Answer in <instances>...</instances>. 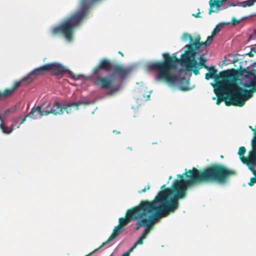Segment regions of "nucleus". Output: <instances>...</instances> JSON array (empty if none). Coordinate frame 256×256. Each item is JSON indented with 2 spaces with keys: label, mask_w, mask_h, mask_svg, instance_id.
Wrapping results in <instances>:
<instances>
[{
  "label": "nucleus",
  "mask_w": 256,
  "mask_h": 256,
  "mask_svg": "<svg viewBox=\"0 0 256 256\" xmlns=\"http://www.w3.org/2000/svg\"><path fill=\"white\" fill-rule=\"evenodd\" d=\"M236 174L235 170L218 164H212L202 170L196 168L188 170L186 169L184 174H178L180 180H176L171 188L160 191L154 200L159 208L171 214L178 208V200L186 196L188 188L206 184H226Z\"/></svg>",
  "instance_id": "f257e3e1"
},
{
  "label": "nucleus",
  "mask_w": 256,
  "mask_h": 256,
  "mask_svg": "<svg viewBox=\"0 0 256 256\" xmlns=\"http://www.w3.org/2000/svg\"><path fill=\"white\" fill-rule=\"evenodd\" d=\"M201 38L200 35L196 36L194 38L188 33H184L182 35V40H189L190 43L185 46L186 50L184 54H182L180 59H178L176 54H173L171 56L168 53H164L162 54L164 60L152 62L147 65V68L149 70L156 72L158 78L162 80H177L176 77L173 72V70L176 68L178 63L180 64H185L187 67L192 68L196 66V56L199 52L196 50L200 47V40Z\"/></svg>",
  "instance_id": "f03ea898"
},
{
  "label": "nucleus",
  "mask_w": 256,
  "mask_h": 256,
  "mask_svg": "<svg viewBox=\"0 0 256 256\" xmlns=\"http://www.w3.org/2000/svg\"><path fill=\"white\" fill-rule=\"evenodd\" d=\"M134 68L133 66L114 64L110 59L104 58L92 69V74L96 80H124L132 74Z\"/></svg>",
  "instance_id": "7ed1b4c3"
},
{
  "label": "nucleus",
  "mask_w": 256,
  "mask_h": 256,
  "mask_svg": "<svg viewBox=\"0 0 256 256\" xmlns=\"http://www.w3.org/2000/svg\"><path fill=\"white\" fill-rule=\"evenodd\" d=\"M211 82L214 92L217 96L216 104L220 105L224 101L226 106H235L242 107L240 96L236 88V82L238 81H214Z\"/></svg>",
  "instance_id": "20e7f679"
},
{
  "label": "nucleus",
  "mask_w": 256,
  "mask_h": 256,
  "mask_svg": "<svg viewBox=\"0 0 256 256\" xmlns=\"http://www.w3.org/2000/svg\"><path fill=\"white\" fill-rule=\"evenodd\" d=\"M48 72H50L54 76H64L74 80H86V79L84 76L76 75L62 64L56 62L48 63L36 68L34 69L28 76H33V78H36L40 76H45Z\"/></svg>",
  "instance_id": "39448f33"
},
{
  "label": "nucleus",
  "mask_w": 256,
  "mask_h": 256,
  "mask_svg": "<svg viewBox=\"0 0 256 256\" xmlns=\"http://www.w3.org/2000/svg\"><path fill=\"white\" fill-rule=\"evenodd\" d=\"M156 208L157 204L154 200L142 201L138 206L128 209L124 218H119L118 225L124 228L132 220L146 218L147 214L152 213Z\"/></svg>",
  "instance_id": "423d86ee"
},
{
  "label": "nucleus",
  "mask_w": 256,
  "mask_h": 256,
  "mask_svg": "<svg viewBox=\"0 0 256 256\" xmlns=\"http://www.w3.org/2000/svg\"><path fill=\"white\" fill-rule=\"evenodd\" d=\"M152 214L146 218H142L137 221L136 224V230H138L142 226H146V228L140 236L138 240L130 248V250H133L138 245L142 244L144 243V240L145 239L149 232L150 230L152 225L159 218L163 217H166L170 214L168 212H166L164 210L159 208L157 206L156 210L152 213Z\"/></svg>",
  "instance_id": "0eeeda50"
},
{
  "label": "nucleus",
  "mask_w": 256,
  "mask_h": 256,
  "mask_svg": "<svg viewBox=\"0 0 256 256\" xmlns=\"http://www.w3.org/2000/svg\"><path fill=\"white\" fill-rule=\"evenodd\" d=\"M90 102L88 101H78L74 102H70L64 101L62 104H60L58 101H56L51 108L50 104H48L47 107L50 108V112L54 116L62 115L64 111L66 114H70L72 112V107H75L76 110H78V106L80 105H89Z\"/></svg>",
  "instance_id": "6e6552de"
},
{
  "label": "nucleus",
  "mask_w": 256,
  "mask_h": 256,
  "mask_svg": "<svg viewBox=\"0 0 256 256\" xmlns=\"http://www.w3.org/2000/svg\"><path fill=\"white\" fill-rule=\"evenodd\" d=\"M242 81L236 82V88L240 96V102L244 106L246 102L253 97L256 92V81Z\"/></svg>",
  "instance_id": "1a4fd4ad"
},
{
  "label": "nucleus",
  "mask_w": 256,
  "mask_h": 256,
  "mask_svg": "<svg viewBox=\"0 0 256 256\" xmlns=\"http://www.w3.org/2000/svg\"><path fill=\"white\" fill-rule=\"evenodd\" d=\"M240 78L246 80H256V68L254 66L237 69L230 68V80H241Z\"/></svg>",
  "instance_id": "9d476101"
},
{
  "label": "nucleus",
  "mask_w": 256,
  "mask_h": 256,
  "mask_svg": "<svg viewBox=\"0 0 256 256\" xmlns=\"http://www.w3.org/2000/svg\"><path fill=\"white\" fill-rule=\"evenodd\" d=\"M208 72L205 74V78L207 80H230V69L218 72V70L215 66H208L206 68Z\"/></svg>",
  "instance_id": "9b49d317"
},
{
  "label": "nucleus",
  "mask_w": 256,
  "mask_h": 256,
  "mask_svg": "<svg viewBox=\"0 0 256 256\" xmlns=\"http://www.w3.org/2000/svg\"><path fill=\"white\" fill-rule=\"evenodd\" d=\"M94 85H100L102 88L109 90L107 95L112 96L115 94L122 87V81H94Z\"/></svg>",
  "instance_id": "f8f14e48"
},
{
  "label": "nucleus",
  "mask_w": 256,
  "mask_h": 256,
  "mask_svg": "<svg viewBox=\"0 0 256 256\" xmlns=\"http://www.w3.org/2000/svg\"><path fill=\"white\" fill-rule=\"evenodd\" d=\"M166 84L172 88L182 91H187L194 87V84H191L190 81H165Z\"/></svg>",
  "instance_id": "ddd939ff"
},
{
  "label": "nucleus",
  "mask_w": 256,
  "mask_h": 256,
  "mask_svg": "<svg viewBox=\"0 0 256 256\" xmlns=\"http://www.w3.org/2000/svg\"><path fill=\"white\" fill-rule=\"evenodd\" d=\"M136 91L139 94L140 96H142L144 98L145 100H148L150 99V95L152 92V90L150 88H148L146 83L143 81L136 82Z\"/></svg>",
  "instance_id": "4468645a"
},
{
  "label": "nucleus",
  "mask_w": 256,
  "mask_h": 256,
  "mask_svg": "<svg viewBox=\"0 0 256 256\" xmlns=\"http://www.w3.org/2000/svg\"><path fill=\"white\" fill-rule=\"evenodd\" d=\"M44 105V104L37 106L36 107H33L32 108L30 112L27 115V116L32 119L34 120L37 118V116L35 114L36 113H38L39 114L40 118L44 116H47L49 115L50 114H51V112H50V110H42V107Z\"/></svg>",
  "instance_id": "2eb2a0df"
},
{
  "label": "nucleus",
  "mask_w": 256,
  "mask_h": 256,
  "mask_svg": "<svg viewBox=\"0 0 256 256\" xmlns=\"http://www.w3.org/2000/svg\"><path fill=\"white\" fill-rule=\"evenodd\" d=\"M206 60H207V59L206 58L203 57V56H200L199 62H197L196 60V61L197 63L196 66H194L192 68H190V67H187V66L184 64H181V65L185 66L186 69L188 70L192 71L194 72V74L195 75H197L199 74V69L200 68H206L208 66L206 65L205 64V62Z\"/></svg>",
  "instance_id": "dca6fc26"
},
{
  "label": "nucleus",
  "mask_w": 256,
  "mask_h": 256,
  "mask_svg": "<svg viewBox=\"0 0 256 256\" xmlns=\"http://www.w3.org/2000/svg\"><path fill=\"white\" fill-rule=\"evenodd\" d=\"M124 228H122L120 226L117 225L116 226L114 230L112 233L110 235V236L109 237V238L104 242L99 248H102L108 242H110V241L114 240V238H116L119 234L122 232L124 230Z\"/></svg>",
  "instance_id": "f3484780"
},
{
  "label": "nucleus",
  "mask_w": 256,
  "mask_h": 256,
  "mask_svg": "<svg viewBox=\"0 0 256 256\" xmlns=\"http://www.w3.org/2000/svg\"><path fill=\"white\" fill-rule=\"evenodd\" d=\"M226 0H210L209 4L210 8L209 9L208 14H210L212 12H214L212 10L214 7H216L219 10L222 3Z\"/></svg>",
  "instance_id": "a211bd4d"
},
{
  "label": "nucleus",
  "mask_w": 256,
  "mask_h": 256,
  "mask_svg": "<svg viewBox=\"0 0 256 256\" xmlns=\"http://www.w3.org/2000/svg\"><path fill=\"white\" fill-rule=\"evenodd\" d=\"M243 160L244 161L242 162L248 166V169L251 172L256 170L254 169V167L256 166V160L246 158Z\"/></svg>",
  "instance_id": "6ab92c4d"
},
{
  "label": "nucleus",
  "mask_w": 256,
  "mask_h": 256,
  "mask_svg": "<svg viewBox=\"0 0 256 256\" xmlns=\"http://www.w3.org/2000/svg\"><path fill=\"white\" fill-rule=\"evenodd\" d=\"M252 150L249 152L248 156L247 158L256 160V132L255 136L252 140Z\"/></svg>",
  "instance_id": "aec40b11"
},
{
  "label": "nucleus",
  "mask_w": 256,
  "mask_h": 256,
  "mask_svg": "<svg viewBox=\"0 0 256 256\" xmlns=\"http://www.w3.org/2000/svg\"><path fill=\"white\" fill-rule=\"evenodd\" d=\"M255 0H247L242 2H240V6L246 8L252 6L256 3Z\"/></svg>",
  "instance_id": "412c9836"
},
{
  "label": "nucleus",
  "mask_w": 256,
  "mask_h": 256,
  "mask_svg": "<svg viewBox=\"0 0 256 256\" xmlns=\"http://www.w3.org/2000/svg\"><path fill=\"white\" fill-rule=\"evenodd\" d=\"M0 128L4 133L7 134L11 133L14 130L11 126L10 128H8L4 124V122H2L0 123Z\"/></svg>",
  "instance_id": "4be33fe9"
},
{
  "label": "nucleus",
  "mask_w": 256,
  "mask_h": 256,
  "mask_svg": "<svg viewBox=\"0 0 256 256\" xmlns=\"http://www.w3.org/2000/svg\"><path fill=\"white\" fill-rule=\"evenodd\" d=\"M246 152V149L244 146H240L238 149V154L242 161H244V159L246 158L244 155Z\"/></svg>",
  "instance_id": "5701e85b"
},
{
  "label": "nucleus",
  "mask_w": 256,
  "mask_h": 256,
  "mask_svg": "<svg viewBox=\"0 0 256 256\" xmlns=\"http://www.w3.org/2000/svg\"><path fill=\"white\" fill-rule=\"evenodd\" d=\"M16 110V106H14L11 108H8V109L5 110L3 112V116H4L6 115L9 114L10 113H14Z\"/></svg>",
  "instance_id": "b1692460"
},
{
  "label": "nucleus",
  "mask_w": 256,
  "mask_h": 256,
  "mask_svg": "<svg viewBox=\"0 0 256 256\" xmlns=\"http://www.w3.org/2000/svg\"><path fill=\"white\" fill-rule=\"evenodd\" d=\"M251 172L254 174V176L250 178V182H248V184L250 186H253L256 184V170Z\"/></svg>",
  "instance_id": "393cba45"
},
{
  "label": "nucleus",
  "mask_w": 256,
  "mask_h": 256,
  "mask_svg": "<svg viewBox=\"0 0 256 256\" xmlns=\"http://www.w3.org/2000/svg\"><path fill=\"white\" fill-rule=\"evenodd\" d=\"M19 118H16L12 120L11 127L13 129H14L16 128H20V124H19Z\"/></svg>",
  "instance_id": "a878e982"
},
{
  "label": "nucleus",
  "mask_w": 256,
  "mask_h": 256,
  "mask_svg": "<svg viewBox=\"0 0 256 256\" xmlns=\"http://www.w3.org/2000/svg\"><path fill=\"white\" fill-rule=\"evenodd\" d=\"M240 6V2L238 0H234L233 2H229L227 3V6L226 8H228L230 6Z\"/></svg>",
  "instance_id": "bb28decb"
},
{
  "label": "nucleus",
  "mask_w": 256,
  "mask_h": 256,
  "mask_svg": "<svg viewBox=\"0 0 256 256\" xmlns=\"http://www.w3.org/2000/svg\"><path fill=\"white\" fill-rule=\"evenodd\" d=\"M212 36H212H208L206 40V42H200V46H203V45H207L208 44H210L211 42H212V40H213V36Z\"/></svg>",
  "instance_id": "cd10ccee"
},
{
  "label": "nucleus",
  "mask_w": 256,
  "mask_h": 256,
  "mask_svg": "<svg viewBox=\"0 0 256 256\" xmlns=\"http://www.w3.org/2000/svg\"><path fill=\"white\" fill-rule=\"evenodd\" d=\"M223 26L222 24L221 25H217L214 30L212 32V36L216 35L220 31L221 28Z\"/></svg>",
  "instance_id": "c85d7f7f"
},
{
  "label": "nucleus",
  "mask_w": 256,
  "mask_h": 256,
  "mask_svg": "<svg viewBox=\"0 0 256 256\" xmlns=\"http://www.w3.org/2000/svg\"><path fill=\"white\" fill-rule=\"evenodd\" d=\"M150 186L148 184L146 186H145L143 189H142V190H138V192L139 194H142V192H145L146 190H150Z\"/></svg>",
  "instance_id": "c756f323"
},
{
  "label": "nucleus",
  "mask_w": 256,
  "mask_h": 256,
  "mask_svg": "<svg viewBox=\"0 0 256 256\" xmlns=\"http://www.w3.org/2000/svg\"><path fill=\"white\" fill-rule=\"evenodd\" d=\"M254 50L252 48V47L250 48V51L248 52L246 55L250 57H253L254 56Z\"/></svg>",
  "instance_id": "7c9ffc66"
},
{
  "label": "nucleus",
  "mask_w": 256,
  "mask_h": 256,
  "mask_svg": "<svg viewBox=\"0 0 256 256\" xmlns=\"http://www.w3.org/2000/svg\"><path fill=\"white\" fill-rule=\"evenodd\" d=\"M232 24L236 25V24H238L240 22V20L234 18H232Z\"/></svg>",
  "instance_id": "2f4dec72"
},
{
  "label": "nucleus",
  "mask_w": 256,
  "mask_h": 256,
  "mask_svg": "<svg viewBox=\"0 0 256 256\" xmlns=\"http://www.w3.org/2000/svg\"><path fill=\"white\" fill-rule=\"evenodd\" d=\"M200 9H198V12L196 14H192V16L195 18H201V16H200Z\"/></svg>",
  "instance_id": "473e14b6"
},
{
  "label": "nucleus",
  "mask_w": 256,
  "mask_h": 256,
  "mask_svg": "<svg viewBox=\"0 0 256 256\" xmlns=\"http://www.w3.org/2000/svg\"><path fill=\"white\" fill-rule=\"evenodd\" d=\"M133 250H130V248L126 252L122 254V256H130V253Z\"/></svg>",
  "instance_id": "72a5a7b5"
},
{
  "label": "nucleus",
  "mask_w": 256,
  "mask_h": 256,
  "mask_svg": "<svg viewBox=\"0 0 256 256\" xmlns=\"http://www.w3.org/2000/svg\"><path fill=\"white\" fill-rule=\"evenodd\" d=\"M28 118V116H26L24 118H22V122H21L20 123V124H24V123L26 122V118Z\"/></svg>",
  "instance_id": "f704fd0d"
},
{
  "label": "nucleus",
  "mask_w": 256,
  "mask_h": 256,
  "mask_svg": "<svg viewBox=\"0 0 256 256\" xmlns=\"http://www.w3.org/2000/svg\"><path fill=\"white\" fill-rule=\"evenodd\" d=\"M254 50V52L255 54H256V44L254 46H252ZM254 65H256V62L254 64Z\"/></svg>",
  "instance_id": "c9c22d12"
},
{
  "label": "nucleus",
  "mask_w": 256,
  "mask_h": 256,
  "mask_svg": "<svg viewBox=\"0 0 256 256\" xmlns=\"http://www.w3.org/2000/svg\"><path fill=\"white\" fill-rule=\"evenodd\" d=\"M97 250V249L95 250H94L93 252H92L90 253L89 254H86V255L85 256H90V254H92L94 253L95 252H96Z\"/></svg>",
  "instance_id": "e433bc0d"
},
{
  "label": "nucleus",
  "mask_w": 256,
  "mask_h": 256,
  "mask_svg": "<svg viewBox=\"0 0 256 256\" xmlns=\"http://www.w3.org/2000/svg\"><path fill=\"white\" fill-rule=\"evenodd\" d=\"M97 250V249L95 250H94L93 252H92L90 253L89 254H86V255L85 256H90V254H92L94 253L95 252H96Z\"/></svg>",
  "instance_id": "4c0bfd02"
},
{
  "label": "nucleus",
  "mask_w": 256,
  "mask_h": 256,
  "mask_svg": "<svg viewBox=\"0 0 256 256\" xmlns=\"http://www.w3.org/2000/svg\"><path fill=\"white\" fill-rule=\"evenodd\" d=\"M113 132H115V133H116V134H120V132L117 131V130H113Z\"/></svg>",
  "instance_id": "58836bf2"
},
{
  "label": "nucleus",
  "mask_w": 256,
  "mask_h": 256,
  "mask_svg": "<svg viewBox=\"0 0 256 256\" xmlns=\"http://www.w3.org/2000/svg\"><path fill=\"white\" fill-rule=\"evenodd\" d=\"M118 53L119 54H120L122 56H124V54H123V53H122V52L119 51V52H118Z\"/></svg>",
  "instance_id": "ea45409f"
},
{
  "label": "nucleus",
  "mask_w": 256,
  "mask_h": 256,
  "mask_svg": "<svg viewBox=\"0 0 256 256\" xmlns=\"http://www.w3.org/2000/svg\"><path fill=\"white\" fill-rule=\"evenodd\" d=\"M28 77H25L24 78L22 79L21 80H28Z\"/></svg>",
  "instance_id": "a19ab883"
},
{
  "label": "nucleus",
  "mask_w": 256,
  "mask_h": 256,
  "mask_svg": "<svg viewBox=\"0 0 256 256\" xmlns=\"http://www.w3.org/2000/svg\"><path fill=\"white\" fill-rule=\"evenodd\" d=\"M128 150H130V151H132V148H131V147H128Z\"/></svg>",
  "instance_id": "79ce46f5"
},
{
  "label": "nucleus",
  "mask_w": 256,
  "mask_h": 256,
  "mask_svg": "<svg viewBox=\"0 0 256 256\" xmlns=\"http://www.w3.org/2000/svg\"><path fill=\"white\" fill-rule=\"evenodd\" d=\"M180 80H186V78H182L180 79Z\"/></svg>",
  "instance_id": "37998d69"
},
{
  "label": "nucleus",
  "mask_w": 256,
  "mask_h": 256,
  "mask_svg": "<svg viewBox=\"0 0 256 256\" xmlns=\"http://www.w3.org/2000/svg\"><path fill=\"white\" fill-rule=\"evenodd\" d=\"M165 186H166V185H165V184H164V185H162V186L161 188H162H162H164Z\"/></svg>",
  "instance_id": "c03bdc74"
},
{
  "label": "nucleus",
  "mask_w": 256,
  "mask_h": 256,
  "mask_svg": "<svg viewBox=\"0 0 256 256\" xmlns=\"http://www.w3.org/2000/svg\"><path fill=\"white\" fill-rule=\"evenodd\" d=\"M254 34L256 35V30H254Z\"/></svg>",
  "instance_id": "a18cd8bd"
},
{
  "label": "nucleus",
  "mask_w": 256,
  "mask_h": 256,
  "mask_svg": "<svg viewBox=\"0 0 256 256\" xmlns=\"http://www.w3.org/2000/svg\"><path fill=\"white\" fill-rule=\"evenodd\" d=\"M212 99H213V100H216V98L215 97H213V98H212Z\"/></svg>",
  "instance_id": "49530a36"
},
{
  "label": "nucleus",
  "mask_w": 256,
  "mask_h": 256,
  "mask_svg": "<svg viewBox=\"0 0 256 256\" xmlns=\"http://www.w3.org/2000/svg\"><path fill=\"white\" fill-rule=\"evenodd\" d=\"M172 178V176H170L169 177V179H171V178Z\"/></svg>",
  "instance_id": "de8ad7c7"
}]
</instances>
